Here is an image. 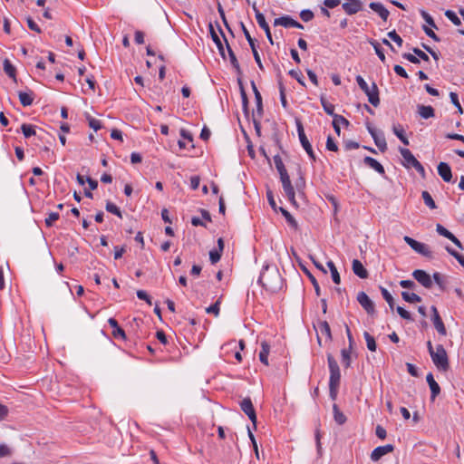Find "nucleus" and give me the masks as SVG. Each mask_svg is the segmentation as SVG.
Here are the masks:
<instances>
[{
	"label": "nucleus",
	"mask_w": 464,
	"mask_h": 464,
	"mask_svg": "<svg viewBox=\"0 0 464 464\" xmlns=\"http://www.w3.org/2000/svg\"><path fill=\"white\" fill-rule=\"evenodd\" d=\"M258 283L269 292H276L283 285L282 276L276 266H266L258 278Z\"/></svg>",
	"instance_id": "f257e3e1"
},
{
	"label": "nucleus",
	"mask_w": 464,
	"mask_h": 464,
	"mask_svg": "<svg viewBox=\"0 0 464 464\" xmlns=\"http://www.w3.org/2000/svg\"><path fill=\"white\" fill-rule=\"evenodd\" d=\"M356 82L362 91L367 95L369 102L378 107L380 104L379 90L375 82L370 87L361 75L356 76Z\"/></svg>",
	"instance_id": "f03ea898"
},
{
	"label": "nucleus",
	"mask_w": 464,
	"mask_h": 464,
	"mask_svg": "<svg viewBox=\"0 0 464 464\" xmlns=\"http://www.w3.org/2000/svg\"><path fill=\"white\" fill-rule=\"evenodd\" d=\"M321 104L324 108V111L328 114L333 116V127L335 130V132L339 135L341 129L338 127V123H343V125L347 126L349 124V121L343 117L342 115H338L334 113V105L330 103L324 96H321L320 99Z\"/></svg>",
	"instance_id": "7ed1b4c3"
},
{
	"label": "nucleus",
	"mask_w": 464,
	"mask_h": 464,
	"mask_svg": "<svg viewBox=\"0 0 464 464\" xmlns=\"http://www.w3.org/2000/svg\"><path fill=\"white\" fill-rule=\"evenodd\" d=\"M400 153L403 159V165L406 168H414L422 177L425 175V169L420 162L414 157L409 149L400 148Z\"/></svg>",
	"instance_id": "20e7f679"
},
{
	"label": "nucleus",
	"mask_w": 464,
	"mask_h": 464,
	"mask_svg": "<svg viewBox=\"0 0 464 464\" xmlns=\"http://www.w3.org/2000/svg\"><path fill=\"white\" fill-rule=\"evenodd\" d=\"M430 357L438 369L446 371L449 368V359L443 345L438 344Z\"/></svg>",
	"instance_id": "39448f33"
},
{
	"label": "nucleus",
	"mask_w": 464,
	"mask_h": 464,
	"mask_svg": "<svg viewBox=\"0 0 464 464\" xmlns=\"http://www.w3.org/2000/svg\"><path fill=\"white\" fill-rule=\"evenodd\" d=\"M296 129H297V133H298V137H299L300 142L302 144V147L306 151V153L308 154L310 159L314 161L315 155L312 149V145L310 144V142L304 133V130L303 124L300 120H296Z\"/></svg>",
	"instance_id": "423d86ee"
},
{
	"label": "nucleus",
	"mask_w": 464,
	"mask_h": 464,
	"mask_svg": "<svg viewBox=\"0 0 464 464\" xmlns=\"http://www.w3.org/2000/svg\"><path fill=\"white\" fill-rule=\"evenodd\" d=\"M403 240L415 251L417 252L418 254L425 256V257H431V251L429 247V246H427L426 244L424 243H420L411 237H410L409 236H405L403 237Z\"/></svg>",
	"instance_id": "0eeeda50"
},
{
	"label": "nucleus",
	"mask_w": 464,
	"mask_h": 464,
	"mask_svg": "<svg viewBox=\"0 0 464 464\" xmlns=\"http://www.w3.org/2000/svg\"><path fill=\"white\" fill-rule=\"evenodd\" d=\"M279 175H280V179H281L283 188H284V191H285L286 197L288 198L290 202H292L293 204H295V189H294V187L292 186L290 177H289L287 171L285 170L284 172H281V173H279Z\"/></svg>",
	"instance_id": "6e6552de"
},
{
	"label": "nucleus",
	"mask_w": 464,
	"mask_h": 464,
	"mask_svg": "<svg viewBox=\"0 0 464 464\" xmlns=\"http://www.w3.org/2000/svg\"><path fill=\"white\" fill-rule=\"evenodd\" d=\"M279 175H280V179H281L283 188H284V191H285L286 197L288 198L290 202H292L293 204H295V189H294V187L292 186L290 177H289L287 171L285 170L284 172H281V173H279Z\"/></svg>",
	"instance_id": "1a4fd4ad"
},
{
	"label": "nucleus",
	"mask_w": 464,
	"mask_h": 464,
	"mask_svg": "<svg viewBox=\"0 0 464 464\" xmlns=\"http://www.w3.org/2000/svg\"><path fill=\"white\" fill-rule=\"evenodd\" d=\"M241 28H242V31L244 33L246 39L247 40V42L250 45V48L252 50L253 56H254L256 63H257L259 69L264 70V66L262 64L260 55L256 50V40L254 38H252V36L250 35V33L248 32V30L246 29V27L245 26V24L243 23H241Z\"/></svg>",
	"instance_id": "9d476101"
},
{
	"label": "nucleus",
	"mask_w": 464,
	"mask_h": 464,
	"mask_svg": "<svg viewBox=\"0 0 464 464\" xmlns=\"http://www.w3.org/2000/svg\"><path fill=\"white\" fill-rule=\"evenodd\" d=\"M367 130L374 140L378 149L384 152L387 150V142L382 131H377L373 127L368 126Z\"/></svg>",
	"instance_id": "9b49d317"
},
{
	"label": "nucleus",
	"mask_w": 464,
	"mask_h": 464,
	"mask_svg": "<svg viewBox=\"0 0 464 464\" xmlns=\"http://www.w3.org/2000/svg\"><path fill=\"white\" fill-rule=\"evenodd\" d=\"M341 382V372H331L329 378L330 395L334 400L337 396L338 389Z\"/></svg>",
	"instance_id": "f8f14e48"
},
{
	"label": "nucleus",
	"mask_w": 464,
	"mask_h": 464,
	"mask_svg": "<svg viewBox=\"0 0 464 464\" xmlns=\"http://www.w3.org/2000/svg\"><path fill=\"white\" fill-rule=\"evenodd\" d=\"M356 299L368 314H373L375 313L373 302L364 292H359Z\"/></svg>",
	"instance_id": "ddd939ff"
},
{
	"label": "nucleus",
	"mask_w": 464,
	"mask_h": 464,
	"mask_svg": "<svg viewBox=\"0 0 464 464\" xmlns=\"http://www.w3.org/2000/svg\"><path fill=\"white\" fill-rule=\"evenodd\" d=\"M412 276L425 288H430L432 286V279L426 271L416 269L413 271Z\"/></svg>",
	"instance_id": "4468645a"
},
{
	"label": "nucleus",
	"mask_w": 464,
	"mask_h": 464,
	"mask_svg": "<svg viewBox=\"0 0 464 464\" xmlns=\"http://www.w3.org/2000/svg\"><path fill=\"white\" fill-rule=\"evenodd\" d=\"M393 450H394V447L392 444H387V445H384V446H379V447L375 448L372 451V453H371V459L372 461H374V462L378 461L384 455L392 452Z\"/></svg>",
	"instance_id": "2eb2a0df"
},
{
	"label": "nucleus",
	"mask_w": 464,
	"mask_h": 464,
	"mask_svg": "<svg viewBox=\"0 0 464 464\" xmlns=\"http://www.w3.org/2000/svg\"><path fill=\"white\" fill-rule=\"evenodd\" d=\"M431 312H432V322L434 324V327L438 331V333L441 335L447 334V330L444 325V323L441 319V317L439 314V312L435 306H431Z\"/></svg>",
	"instance_id": "dca6fc26"
},
{
	"label": "nucleus",
	"mask_w": 464,
	"mask_h": 464,
	"mask_svg": "<svg viewBox=\"0 0 464 464\" xmlns=\"http://www.w3.org/2000/svg\"><path fill=\"white\" fill-rule=\"evenodd\" d=\"M342 6L347 14L352 15L362 9V3L360 0H347Z\"/></svg>",
	"instance_id": "f3484780"
},
{
	"label": "nucleus",
	"mask_w": 464,
	"mask_h": 464,
	"mask_svg": "<svg viewBox=\"0 0 464 464\" xmlns=\"http://www.w3.org/2000/svg\"><path fill=\"white\" fill-rule=\"evenodd\" d=\"M218 30H219L220 34L224 37L225 42H226L227 51L228 55H229L230 63L233 66V68L236 70L237 73V74H241L242 72H241V68H240L239 63H238V61H237V59L233 50L231 49L230 45L228 44L227 40L225 37L222 29L220 28V26L218 24Z\"/></svg>",
	"instance_id": "a211bd4d"
},
{
	"label": "nucleus",
	"mask_w": 464,
	"mask_h": 464,
	"mask_svg": "<svg viewBox=\"0 0 464 464\" xmlns=\"http://www.w3.org/2000/svg\"><path fill=\"white\" fill-rule=\"evenodd\" d=\"M436 231L439 235L447 237L451 242H453L459 248H462V245L460 241L447 228H445L442 225L437 224L436 226Z\"/></svg>",
	"instance_id": "6ab92c4d"
},
{
	"label": "nucleus",
	"mask_w": 464,
	"mask_h": 464,
	"mask_svg": "<svg viewBox=\"0 0 464 464\" xmlns=\"http://www.w3.org/2000/svg\"><path fill=\"white\" fill-rule=\"evenodd\" d=\"M108 324L113 329L111 334L114 338H116V339L121 338L123 340L126 339L125 332L122 328L120 327L116 319H114L112 317L109 318Z\"/></svg>",
	"instance_id": "aec40b11"
},
{
	"label": "nucleus",
	"mask_w": 464,
	"mask_h": 464,
	"mask_svg": "<svg viewBox=\"0 0 464 464\" xmlns=\"http://www.w3.org/2000/svg\"><path fill=\"white\" fill-rule=\"evenodd\" d=\"M437 169H438L439 175L441 177V179L444 181L450 182L451 180V179H452L451 169L448 163L440 162L438 165Z\"/></svg>",
	"instance_id": "412c9836"
},
{
	"label": "nucleus",
	"mask_w": 464,
	"mask_h": 464,
	"mask_svg": "<svg viewBox=\"0 0 464 464\" xmlns=\"http://www.w3.org/2000/svg\"><path fill=\"white\" fill-rule=\"evenodd\" d=\"M370 8L376 12L383 21H387L390 12L381 3L372 2L369 5Z\"/></svg>",
	"instance_id": "4be33fe9"
},
{
	"label": "nucleus",
	"mask_w": 464,
	"mask_h": 464,
	"mask_svg": "<svg viewBox=\"0 0 464 464\" xmlns=\"http://www.w3.org/2000/svg\"><path fill=\"white\" fill-rule=\"evenodd\" d=\"M209 33H210L213 42L216 44V45L218 49L220 55L222 56L223 59H226L225 48L223 46V44H222L220 38L218 37V34L216 33L212 24H209Z\"/></svg>",
	"instance_id": "5701e85b"
},
{
	"label": "nucleus",
	"mask_w": 464,
	"mask_h": 464,
	"mask_svg": "<svg viewBox=\"0 0 464 464\" xmlns=\"http://www.w3.org/2000/svg\"><path fill=\"white\" fill-rule=\"evenodd\" d=\"M353 273L362 279L367 278L369 274L366 268L363 266L361 261L354 259L353 261Z\"/></svg>",
	"instance_id": "b1692460"
},
{
	"label": "nucleus",
	"mask_w": 464,
	"mask_h": 464,
	"mask_svg": "<svg viewBox=\"0 0 464 464\" xmlns=\"http://www.w3.org/2000/svg\"><path fill=\"white\" fill-rule=\"evenodd\" d=\"M363 161L364 163L373 169L374 170H376L378 173L380 174H384L385 170H384V168L383 166L379 162L377 161L375 159L372 158V157H369V156H366L364 159H363Z\"/></svg>",
	"instance_id": "393cba45"
},
{
	"label": "nucleus",
	"mask_w": 464,
	"mask_h": 464,
	"mask_svg": "<svg viewBox=\"0 0 464 464\" xmlns=\"http://www.w3.org/2000/svg\"><path fill=\"white\" fill-rule=\"evenodd\" d=\"M18 97L21 104L24 107H27L33 104L34 102V92L32 91L29 92H19Z\"/></svg>",
	"instance_id": "a878e982"
},
{
	"label": "nucleus",
	"mask_w": 464,
	"mask_h": 464,
	"mask_svg": "<svg viewBox=\"0 0 464 464\" xmlns=\"http://www.w3.org/2000/svg\"><path fill=\"white\" fill-rule=\"evenodd\" d=\"M426 381H427V382L430 388V391H431V398L434 399L440 393V388L439 384L436 382V381L434 380L432 373H429L426 376Z\"/></svg>",
	"instance_id": "bb28decb"
},
{
	"label": "nucleus",
	"mask_w": 464,
	"mask_h": 464,
	"mask_svg": "<svg viewBox=\"0 0 464 464\" xmlns=\"http://www.w3.org/2000/svg\"><path fill=\"white\" fill-rule=\"evenodd\" d=\"M270 352V345L266 342L261 343V351L259 353V360L265 365H268V354Z\"/></svg>",
	"instance_id": "cd10ccee"
},
{
	"label": "nucleus",
	"mask_w": 464,
	"mask_h": 464,
	"mask_svg": "<svg viewBox=\"0 0 464 464\" xmlns=\"http://www.w3.org/2000/svg\"><path fill=\"white\" fill-rule=\"evenodd\" d=\"M252 7H253V10L255 11L256 19V22L259 24V26L263 30H266L267 28H269V25L266 23L264 14L257 9L256 3L252 5Z\"/></svg>",
	"instance_id": "c85d7f7f"
},
{
	"label": "nucleus",
	"mask_w": 464,
	"mask_h": 464,
	"mask_svg": "<svg viewBox=\"0 0 464 464\" xmlns=\"http://www.w3.org/2000/svg\"><path fill=\"white\" fill-rule=\"evenodd\" d=\"M418 112L423 119H429L434 116V109L430 105H419Z\"/></svg>",
	"instance_id": "c756f323"
},
{
	"label": "nucleus",
	"mask_w": 464,
	"mask_h": 464,
	"mask_svg": "<svg viewBox=\"0 0 464 464\" xmlns=\"http://www.w3.org/2000/svg\"><path fill=\"white\" fill-rule=\"evenodd\" d=\"M295 20L289 15H285L279 18H276L274 21V25H281L285 28L293 27Z\"/></svg>",
	"instance_id": "7c9ffc66"
},
{
	"label": "nucleus",
	"mask_w": 464,
	"mask_h": 464,
	"mask_svg": "<svg viewBox=\"0 0 464 464\" xmlns=\"http://www.w3.org/2000/svg\"><path fill=\"white\" fill-rule=\"evenodd\" d=\"M392 131L404 145H409V140L405 136L404 130L401 125H394Z\"/></svg>",
	"instance_id": "2f4dec72"
},
{
	"label": "nucleus",
	"mask_w": 464,
	"mask_h": 464,
	"mask_svg": "<svg viewBox=\"0 0 464 464\" xmlns=\"http://www.w3.org/2000/svg\"><path fill=\"white\" fill-rule=\"evenodd\" d=\"M334 419L339 425L345 423L347 418L346 415L341 411V408H333Z\"/></svg>",
	"instance_id": "473e14b6"
},
{
	"label": "nucleus",
	"mask_w": 464,
	"mask_h": 464,
	"mask_svg": "<svg viewBox=\"0 0 464 464\" xmlns=\"http://www.w3.org/2000/svg\"><path fill=\"white\" fill-rule=\"evenodd\" d=\"M327 266L330 269L333 281L336 285H339L341 283V277H340L339 272H338L334 263L330 260V261L327 262Z\"/></svg>",
	"instance_id": "72a5a7b5"
},
{
	"label": "nucleus",
	"mask_w": 464,
	"mask_h": 464,
	"mask_svg": "<svg viewBox=\"0 0 464 464\" xmlns=\"http://www.w3.org/2000/svg\"><path fill=\"white\" fill-rule=\"evenodd\" d=\"M4 71L9 77H11L14 81H16V76H15L16 70L8 59H5L4 61Z\"/></svg>",
	"instance_id": "f704fd0d"
},
{
	"label": "nucleus",
	"mask_w": 464,
	"mask_h": 464,
	"mask_svg": "<svg viewBox=\"0 0 464 464\" xmlns=\"http://www.w3.org/2000/svg\"><path fill=\"white\" fill-rule=\"evenodd\" d=\"M401 296L408 303H420L421 301L420 296L415 293L402 292Z\"/></svg>",
	"instance_id": "c9c22d12"
},
{
	"label": "nucleus",
	"mask_w": 464,
	"mask_h": 464,
	"mask_svg": "<svg viewBox=\"0 0 464 464\" xmlns=\"http://www.w3.org/2000/svg\"><path fill=\"white\" fill-rule=\"evenodd\" d=\"M421 197L425 205L429 207L430 209H435L437 208L435 201L433 200L431 195L428 191H422Z\"/></svg>",
	"instance_id": "e433bc0d"
},
{
	"label": "nucleus",
	"mask_w": 464,
	"mask_h": 464,
	"mask_svg": "<svg viewBox=\"0 0 464 464\" xmlns=\"http://www.w3.org/2000/svg\"><path fill=\"white\" fill-rule=\"evenodd\" d=\"M319 330L322 334H324L328 340L332 339L331 328L326 321L319 323Z\"/></svg>",
	"instance_id": "4c0bfd02"
},
{
	"label": "nucleus",
	"mask_w": 464,
	"mask_h": 464,
	"mask_svg": "<svg viewBox=\"0 0 464 464\" xmlns=\"http://www.w3.org/2000/svg\"><path fill=\"white\" fill-rule=\"evenodd\" d=\"M363 336L366 341L367 348L372 352H375L377 346L373 336H372L368 332H364Z\"/></svg>",
	"instance_id": "58836bf2"
},
{
	"label": "nucleus",
	"mask_w": 464,
	"mask_h": 464,
	"mask_svg": "<svg viewBox=\"0 0 464 464\" xmlns=\"http://www.w3.org/2000/svg\"><path fill=\"white\" fill-rule=\"evenodd\" d=\"M381 293L384 300L388 303L391 309H393L394 307V299L391 293L384 287L381 286Z\"/></svg>",
	"instance_id": "ea45409f"
},
{
	"label": "nucleus",
	"mask_w": 464,
	"mask_h": 464,
	"mask_svg": "<svg viewBox=\"0 0 464 464\" xmlns=\"http://www.w3.org/2000/svg\"><path fill=\"white\" fill-rule=\"evenodd\" d=\"M342 362L344 367L348 368L351 365V349H343L341 351Z\"/></svg>",
	"instance_id": "a19ab883"
},
{
	"label": "nucleus",
	"mask_w": 464,
	"mask_h": 464,
	"mask_svg": "<svg viewBox=\"0 0 464 464\" xmlns=\"http://www.w3.org/2000/svg\"><path fill=\"white\" fill-rule=\"evenodd\" d=\"M251 84H252L253 92H254V94H255V99H256V102L257 111H263V106H262V97H261V94H260L259 91L257 90L255 82H252Z\"/></svg>",
	"instance_id": "79ce46f5"
},
{
	"label": "nucleus",
	"mask_w": 464,
	"mask_h": 464,
	"mask_svg": "<svg viewBox=\"0 0 464 464\" xmlns=\"http://www.w3.org/2000/svg\"><path fill=\"white\" fill-rule=\"evenodd\" d=\"M283 216L285 218L286 221L290 226H292L294 228H297V222L294 218V217L285 208H279Z\"/></svg>",
	"instance_id": "37998d69"
},
{
	"label": "nucleus",
	"mask_w": 464,
	"mask_h": 464,
	"mask_svg": "<svg viewBox=\"0 0 464 464\" xmlns=\"http://www.w3.org/2000/svg\"><path fill=\"white\" fill-rule=\"evenodd\" d=\"M304 272L307 275L308 278L310 279V281L314 288L316 295L319 296L321 295V288H320V285H319L317 280L308 270L305 269Z\"/></svg>",
	"instance_id": "c03bdc74"
},
{
	"label": "nucleus",
	"mask_w": 464,
	"mask_h": 464,
	"mask_svg": "<svg viewBox=\"0 0 464 464\" xmlns=\"http://www.w3.org/2000/svg\"><path fill=\"white\" fill-rule=\"evenodd\" d=\"M21 130L25 138H29L35 134V130L33 125L24 123Z\"/></svg>",
	"instance_id": "a18cd8bd"
},
{
	"label": "nucleus",
	"mask_w": 464,
	"mask_h": 464,
	"mask_svg": "<svg viewBox=\"0 0 464 464\" xmlns=\"http://www.w3.org/2000/svg\"><path fill=\"white\" fill-rule=\"evenodd\" d=\"M106 210L110 213H112L119 218H122L121 209L113 203L108 201L105 207Z\"/></svg>",
	"instance_id": "49530a36"
},
{
	"label": "nucleus",
	"mask_w": 464,
	"mask_h": 464,
	"mask_svg": "<svg viewBox=\"0 0 464 464\" xmlns=\"http://www.w3.org/2000/svg\"><path fill=\"white\" fill-rule=\"evenodd\" d=\"M327 362H328V367H329L330 372H336V371L340 370L337 361L330 353L327 355Z\"/></svg>",
	"instance_id": "de8ad7c7"
},
{
	"label": "nucleus",
	"mask_w": 464,
	"mask_h": 464,
	"mask_svg": "<svg viewBox=\"0 0 464 464\" xmlns=\"http://www.w3.org/2000/svg\"><path fill=\"white\" fill-rule=\"evenodd\" d=\"M245 411V413L247 415V417L251 420L253 422L254 429L256 428V414L255 411V408H242Z\"/></svg>",
	"instance_id": "09e8293b"
},
{
	"label": "nucleus",
	"mask_w": 464,
	"mask_h": 464,
	"mask_svg": "<svg viewBox=\"0 0 464 464\" xmlns=\"http://www.w3.org/2000/svg\"><path fill=\"white\" fill-rule=\"evenodd\" d=\"M445 16L449 20H450L455 25H460L461 24L460 19L457 16V14L453 11L447 10L445 12Z\"/></svg>",
	"instance_id": "8fccbe9b"
},
{
	"label": "nucleus",
	"mask_w": 464,
	"mask_h": 464,
	"mask_svg": "<svg viewBox=\"0 0 464 464\" xmlns=\"http://www.w3.org/2000/svg\"><path fill=\"white\" fill-rule=\"evenodd\" d=\"M219 306H220V298L217 300L215 304L210 305L206 309L208 314H213L215 316H218L219 314Z\"/></svg>",
	"instance_id": "3c124183"
},
{
	"label": "nucleus",
	"mask_w": 464,
	"mask_h": 464,
	"mask_svg": "<svg viewBox=\"0 0 464 464\" xmlns=\"http://www.w3.org/2000/svg\"><path fill=\"white\" fill-rule=\"evenodd\" d=\"M13 450L6 444H0V458L10 457Z\"/></svg>",
	"instance_id": "603ef678"
},
{
	"label": "nucleus",
	"mask_w": 464,
	"mask_h": 464,
	"mask_svg": "<svg viewBox=\"0 0 464 464\" xmlns=\"http://www.w3.org/2000/svg\"><path fill=\"white\" fill-rule=\"evenodd\" d=\"M450 101L451 102L455 105V107L458 109V111L462 114L463 113V109L459 103V98H458V94L455 93V92H450Z\"/></svg>",
	"instance_id": "864d4df0"
},
{
	"label": "nucleus",
	"mask_w": 464,
	"mask_h": 464,
	"mask_svg": "<svg viewBox=\"0 0 464 464\" xmlns=\"http://www.w3.org/2000/svg\"><path fill=\"white\" fill-rule=\"evenodd\" d=\"M59 214L57 212H51L48 217L45 218V225L47 227H52L53 223L59 219Z\"/></svg>",
	"instance_id": "5fc2aeb1"
},
{
	"label": "nucleus",
	"mask_w": 464,
	"mask_h": 464,
	"mask_svg": "<svg viewBox=\"0 0 464 464\" xmlns=\"http://www.w3.org/2000/svg\"><path fill=\"white\" fill-rule=\"evenodd\" d=\"M446 250L452 256H454L458 262L464 267V256L460 255L457 251L451 249L450 247L447 246Z\"/></svg>",
	"instance_id": "6e6d98bb"
},
{
	"label": "nucleus",
	"mask_w": 464,
	"mask_h": 464,
	"mask_svg": "<svg viewBox=\"0 0 464 464\" xmlns=\"http://www.w3.org/2000/svg\"><path fill=\"white\" fill-rule=\"evenodd\" d=\"M370 43L372 45V47L374 48L375 53L378 55V57L380 58V60L382 62H384L385 61V55H384L382 48L380 47V44L377 42H374V41H371Z\"/></svg>",
	"instance_id": "4d7b16f0"
},
{
	"label": "nucleus",
	"mask_w": 464,
	"mask_h": 464,
	"mask_svg": "<svg viewBox=\"0 0 464 464\" xmlns=\"http://www.w3.org/2000/svg\"><path fill=\"white\" fill-rule=\"evenodd\" d=\"M314 437L316 441V448L318 454H321L322 451V445H321V431H320V424L317 425L315 431H314Z\"/></svg>",
	"instance_id": "13d9d810"
},
{
	"label": "nucleus",
	"mask_w": 464,
	"mask_h": 464,
	"mask_svg": "<svg viewBox=\"0 0 464 464\" xmlns=\"http://www.w3.org/2000/svg\"><path fill=\"white\" fill-rule=\"evenodd\" d=\"M221 251L214 249L209 252V259L212 264H216L221 258Z\"/></svg>",
	"instance_id": "bf43d9fd"
},
{
	"label": "nucleus",
	"mask_w": 464,
	"mask_h": 464,
	"mask_svg": "<svg viewBox=\"0 0 464 464\" xmlns=\"http://www.w3.org/2000/svg\"><path fill=\"white\" fill-rule=\"evenodd\" d=\"M300 17L304 22H309L314 18V13L309 9H305L301 11Z\"/></svg>",
	"instance_id": "052dcab7"
},
{
	"label": "nucleus",
	"mask_w": 464,
	"mask_h": 464,
	"mask_svg": "<svg viewBox=\"0 0 464 464\" xmlns=\"http://www.w3.org/2000/svg\"><path fill=\"white\" fill-rule=\"evenodd\" d=\"M388 36L395 42L400 47L402 45V38L396 33L395 30L389 32Z\"/></svg>",
	"instance_id": "680f3d73"
},
{
	"label": "nucleus",
	"mask_w": 464,
	"mask_h": 464,
	"mask_svg": "<svg viewBox=\"0 0 464 464\" xmlns=\"http://www.w3.org/2000/svg\"><path fill=\"white\" fill-rule=\"evenodd\" d=\"M397 313L400 314V316L405 320L411 321L412 317L410 312L402 308L401 306H398L396 308Z\"/></svg>",
	"instance_id": "e2e57ef3"
},
{
	"label": "nucleus",
	"mask_w": 464,
	"mask_h": 464,
	"mask_svg": "<svg viewBox=\"0 0 464 464\" xmlns=\"http://www.w3.org/2000/svg\"><path fill=\"white\" fill-rule=\"evenodd\" d=\"M420 14H421V17L424 19V21L430 24V26L434 27L437 29V26L435 24V22L433 20V18L424 10H421L420 11Z\"/></svg>",
	"instance_id": "0e129e2a"
},
{
	"label": "nucleus",
	"mask_w": 464,
	"mask_h": 464,
	"mask_svg": "<svg viewBox=\"0 0 464 464\" xmlns=\"http://www.w3.org/2000/svg\"><path fill=\"white\" fill-rule=\"evenodd\" d=\"M274 162H275L276 168L279 173L286 170L285 168V165L283 163V160L279 156L274 157Z\"/></svg>",
	"instance_id": "69168bd1"
},
{
	"label": "nucleus",
	"mask_w": 464,
	"mask_h": 464,
	"mask_svg": "<svg viewBox=\"0 0 464 464\" xmlns=\"http://www.w3.org/2000/svg\"><path fill=\"white\" fill-rule=\"evenodd\" d=\"M89 126L93 129L95 131L102 128V123L99 120H96L92 117H88Z\"/></svg>",
	"instance_id": "338daca9"
},
{
	"label": "nucleus",
	"mask_w": 464,
	"mask_h": 464,
	"mask_svg": "<svg viewBox=\"0 0 464 464\" xmlns=\"http://www.w3.org/2000/svg\"><path fill=\"white\" fill-rule=\"evenodd\" d=\"M326 149L328 150H331V151H337L338 150V146L336 145V143L334 142V139L331 136H329L327 138Z\"/></svg>",
	"instance_id": "774afa93"
}]
</instances>
